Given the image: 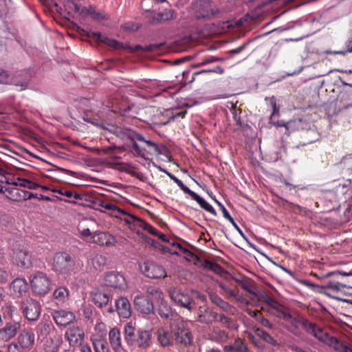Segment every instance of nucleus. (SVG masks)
Segmentation results:
<instances>
[{
    "mask_svg": "<svg viewBox=\"0 0 352 352\" xmlns=\"http://www.w3.org/2000/svg\"><path fill=\"white\" fill-rule=\"evenodd\" d=\"M266 302L270 306V309L267 312L283 320V327L287 331L298 338L303 340L304 334L302 330L307 333L311 322L297 313L291 314L289 308L280 304L276 300L272 302V305L269 299Z\"/></svg>",
    "mask_w": 352,
    "mask_h": 352,
    "instance_id": "nucleus-1",
    "label": "nucleus"
},
{
    "mask_svg": "<svg viewBox=\"0 0 352 352\" xmlns=\"http://www.w3.org/2000/svg\"><path fill=\"white\" fill-rule=\"evenodd\" d=\"M307 333L313 336L325 344L333 347L338 352H352V346L346 342L338 340L335 337L331 336L316 323L311 322Z\"/></svg>",
    "mask_w": 352,
    "mask_h": 352,
    "instance_id": "nucleus-2",
    "label": "nucleus"
},
{
    "mask_svg": "<svg viewBox=\"0 0 352 352\" xmlns=\"http://www.w3.org/2000/svg\"><path fill=\"white\" fill-rule=\"evenodd\" d=\"M52 269L60 274H69L76 269L75 259L66 252H56L53 257Z\"/></svg>",
    "mask_w": 352,
    "mask_h": 352,
    "instance_id": "nucleus-3",
    "label": "nucleus"
},
{
    "mask_svg": "<svg viewBox=\"0 0 352 352\" xmlns=\"http://www.w3.org/2000/svg\"><path fill=\"white\" fill-rule=\"evenodd\" d=\"M12 261L17 267L28 269L32 265V256L28 245L25 243L16 244L12 249Z\"/></svg>",
    "mask_w": 352,
    "mask_h": 352,
    "instance_id": "nucleus-4",
    "label": "nucleus"
},
{
    "mask_svg": "<svg viewBox=\"0 0 352 352\" xmlns=\"http://www.w3.org/2000/svg\"><path fill=\"white\" fill-rule=\"evenodd\" d=\"M30 285L33 293L38 296L45 295L51 288L50 279L45 274L41 272L36 273L30 278Z\"/></svg>",
    "mask_w": 352,
    "mask_h": 352,
    "instance_id": "nucleus-5",
    "label": "nucleus"
},
{
    "mask_svg": "<svg viewBox=\"0 0 352 352\" xmlns=\"http://www.w3.org/2000/svg\"><path fill=\"white\" fill-rule=\"evenodd\" d=\"M219 12L218 6L210 0H201L197 3L196 6V17L199 19H210L218 15Z\"/></svg>",
    "mask_w": 352,
    "mask_h": 352,
    "instance_id": "nucleus-6",
    "label": "nucleus"
},
{
    "mask_svg": "<svg viewBox=\"0 0 352 352\" xmlns=\"http://www.w3.org/2000/svg\"><path fill=\"white\" fill-rule=\"evenodd\" d=\"M239 282L240 283L241 288L247 291L252 296L250 298V300H254V298H256L262 303L261 309L263 311L267 312L270 309V306L266 302L267 299H269L272 303L276 300L274 298H272L266 294L262 292H256L254 290V285L252 283L246 280H241Z\"/></svg>",
    "mask_w": 352,
    "mask_h": 352,
    "instance_id": "nucleus-7",
    "label": "nucleus"
},
{
    "mask_svg": "<svg viewBox=\"0 0 352 352\" xmlns=\"http://www.w3.org/2000/svg\"><path fill=\"white\" fill-rule=\"evenodd\" d=\"M117 137L123 140H130L132 142V148L134 150L136 155H142L143 154L144 148L140 147L136 142V139L138 136V133L129 128L116 127L113 132Z\"/></svg>",
    "mask_w": 352,
    "mask_h": 352,
    "instance_id": "nucleus-8",
    "label": "nucleus"
},
{
    "mask_svg": "<svg viewBox=\"0 0 352 352\" xmlns=\"http://www.w3.org/2000/svg\"><path fill=\"white\" fill-rule=\"evenodd\" d=\"M21 309L25 317L31 321L36 320L41 313L39 303L31 298H25L21 301Z\"/></svg>",
    "mask_w": 352,
    "mask_h": 352,
    "instance_id": "nucleus-9",
    "label": "nucleus"
},
{
    "mask_svg": "<svg viewBox=\"0 0 352 352\" xmlns=\"http://www.w3.org/2000/svg\"><path fill=\"white\" fill-rule=\"evenodd\" d=\"M169 296L177 306L186 308L188 311L192 310L193 300L187 292L180 289H173L169 291Z\"/></svg>",
    "mask_w": 352,
    "mask_h": 352,
    "instance_id": "nucleus-10",
    "label": "nucleus"
},
{
    "mask_svg": "<svg viewBox=\"0 0 352 352\" xmlns=\"http://www.w3.org/2000/svg\"><path fill=\"white\" fill-rule=\"evenodd\" d=\"M141 272L150 278H164L166 276L165 270L161 265L153 262H144L140 265Z\"/></svg>",
    "mask_w": 352,
    "mask_h": 352,
    "instance_id": "nucleus-11",
    "label": "nucleus"
},
{
    "mask_svg": "<svg viewBox=\"0 0 352 352\" xmlns=\"http://www.w3.org/2000/svg\"><path fill=\"white\" fill-rule=\"evenodd\" d=\"M265 100H268L269 104L272 109V113L270 118V122L271 124H273L276 126H285L286 130H289L296 129L297 126L300 123V120L289 121L287 123H285L284 121H278L276 122H273V117L275 116H278L279 114V107L276 105L274 97H272L269 99L265 98Z\"/></svg>",
    "mask_w": 352,
    "mask_h": 352,
    "instance_id": "nucleus-12",
    "label": "nucleus"
},
{
    "mask_svg": "<svg viewBox=\"0 0 352 352\" xmlns=\"http://www.w3.org/2000/svg\"><path fill=\"white\" fill-rule=\"evenodd\" d=\"M104 283L107 286L118 289H125L127 283L124 275L118 272H108L104 276Z\"/></svg>",
    "mask_w": 352,
    "mask_h": 352,
    "instance_id": "nucleus-13",
    "label": "nucleus"
},
{
    "mask_svg": "<svg viewBox=\"0 0 352 352\" xmlns=\"http://www.w3.org/2000/svg\"><path fill=\"white\" fill-rule=\"evenodd\" d=\"M21 329L19 322L12 320L0 329V342H7L16 336Z\"/></svg>",
    "mask_w": 352,
    "mask_h": 352,
    "instance_id": "nucleus-14",
    "label": "nucleus"
},
{
    "mask_svg": "<svg viewBox=\"0 0 352 352\" xmlns=\"http://www.w3.org/2000/svg\"><path fill=\"white\" fill-rule=\"evenodd\" d=\"M174 10L171 9L164 10L160 12L149 11L148 12L146 17L148 19L149 23L156 25L173 19L174 18Z\"/></svg>",
    "mask_w": 352,
    "mask_h": 352,
    "instance_id": "nucleus-15",
    "label": "nucleus"
},
{
    "mask_svg": "<svg viewBox=\"0 0 352 352\" xmlns=\"http://www.w3.org/2000/svg\"><path fill=\"white\" fill-rule=\"evenodd\" d=\"M52 318L57 326L66 327L76 320L74 314L70 311L60 309L52 313Z\"/></svg>",
    "mask_w": 352,
    "mask_h": 352,
    "instance_id": "nucleus-16",
    "label": "nucleus"
},
{
    "mask_svg": "<svg viewBox=\"0 0 352 352\" xmlns=\"http://www.w3.org/2000/svg\"><path fill=\"white\" fill-rule=\"evenodd\" d=\"M173 331L175 343L184 345L190 343V332L188 329L186 328L183 322H180L175 327L173 326Z\"/></svg>",
    "mask_w": 352,
    "mask_h": 352,
    "instance_id": "nucleus-17",
    "label": "nucleus"
},
{
    "mask_svg": "<svg viewBox=\"0 0 352 352\" xmlns=\"http://www.w3.org/2000/svg\"><path fill=\"white\" fill-rule=\"evenodd\" d=\"M65 336L69 344L72 346H74L78 344H81L85 333L84 331L78 326H72L65 331Z\"/></svg>",
    "mask_w": 352,
    "mask_h": 352,
    "instance_id": "nucleus-18",
    "label": "nucleus"
},
{
    "mask_svg": "<svg viewBox=\"0 0 352 352\" xmlns=\"http://www.w3.org/2000/svg\"><path fill=\"white\" fill-rule=\"evenodd\" d=\"M157 336V340L162 346H170L175 343V338L173 336V326L159 328Z\"/></svg>",
    "mask_w": 352,
    "mask_h": 352,
    "instance_id": "nucleus-19",
    "label": "nucleus"
},
{
    "mask_svg": "<svg viewBox=\"0 0 352 352\" xmlns=\"http://www.w3.org/2000/svg\"><path fill=\"white\" fill-rule=\"evenodd\" d=\"M133 303L135 309L144 314H150L153 311V304L151 300L144 296H135Z\"/></svg>",
    "mask_w": 352,
    "mask_h": 352,
    "instance_id": "nucleus-20",
    "label": "nucleus"
},
{
    "mask_svg": "<svg viewBox=\"0 0 352 352\" xmlns=\"http://www.w3.org/2000/svg\"><path fill=\"white\" fill-rule=\"evenodd\" d=\"M8 187H1L2 191L7 198L15 201H23L24 199V189L14 184H10Z\"/></svg>",
    "mask_w": 352,
    "mask_h": 352,
    "instance_id": "nucleus-21",
    "label": "nucleus"
},
{
    "mask_svg": "<svg viewBox=\"0 0 352 352\" xmlns=\"http://www.w3.org/2000/svg\"><path fill=\"white\" fill-rule=\"evenodd\" d=\"M90 242L100 246H111L116 243V239L108 232H96L93 233V239Z\"/></svg>",
    "mask_w": 352,
    "mask_h": 352,
    "instance_id": "nucleus-22",
    "label": "nucleus"
},
{
    "mask_svg": "<svg viewBox=\"0 0 352 352\" xmlns=\"http://www.w3.org/2000/svg\"><path fill=\"white\" fill-rule=\"evenodd\" d=\"M34 334L33 333L23 331L17 338V344L24 350L28 352L34 344Z\"/></svg>",
    "mask_w": 352,
    "mask_h": 352,
    "instance_id": "nucleus-23",
    "label": "nucleus"
},
{
    "mask_svg": "<svg viewBox=\"0 0 352 352\" xmlns=\"http://www.w3.org/2000/svg\"><path fill=\"white\" fill-rule=\"evenodd\" d=\"M136 140L144 144V146H140V147L143 148L144 150L143 154L142 155H138L139 157H143L145 154V152L148 154L155 155H158L162 153L157 144L151 140H146L142 134H138Z\"/></svg>",
    "mask_w": 352,
    "mask_h": 352,
    "instance_id": "nucleus-24",
    "label": "nucleus"
},
{
    "mask_svg": "<svg viewBox=\"0 0 352 352\" xmlns=\"http://www.w3.org/2000/svg\"><path fill=\"white\" fill-rule=\"evenodd\" d=\"M63 343L61 334L55 333L47 339L44 344L45 352H58Z\"/></svg>",
    "mask_w": 352,
    "mask_h": 352,
    "instance_id": "nucleus-25",
    "label": "nucleus"
},
{
    "mask_svg": "<svg viewBox=\"0 0 352 352\" xmlns=\"http://www.w3.org/2000/svg\"><path fill=\"white\" fill-rule=\"evenodd\" d=\"M116 310L120 317L127 318L131 315V305L129 300L124 297H120L116 301Z\"/></svg>",
    "mask_w": 352,
    "mask_h": 352,
    "instance_id": "nucleus-26",
    "label": "nucleus"
},
{
    "mask_svg": "<svg viewBox=\"0 0 352 352\" xmlns=\"http://www.w3.org/2000/svg\"><path fill=\"white\" fill-rule=\"evenodd\" d=\"M10 289L16 296H22L28 289V285L25 279L17 278L10 284Z\"/></svg>",
    "mask_w": 352,
    "mask_h": 352,
    "instance_id": "nucleus-27",
    "label": "nucleus"
},
{
    "mask_svg": "<svg viewBox=\"0 0 352 352\" xmlns=\"http://www.w3.org/2000/svg\"><path fill=\"white\" fill-rule=\"evenodd\" d=\"M137 333H139V329H136L135 323L129 322L126 323L124 329V340L128 344L132 345L135 343Z\"/></svg>",
    "mask_w": 352,
    "mask_h": 352,
    "instance_id": "nucleus-28",
    "label": "nucleus"
},
{
    "mask_svg": "<svg viewBox=\"0 0 352 352\" xmlns=\"http://www.w3.org/2000/svg\"><path fill=\"white\" fill-rule=\"evenodd\" d=\"M6 183L8 184H14L16 186H19L20 187H22V188H27L28 189L34 190V189H36L40 187V186L38 184L33 182L32 181H30L27 179L17 177V178H11V179L6 178Z\"/></svg>",
    "mask_w": 352,
    "mask_h": 352,
    "instance_id": "nucleus-29",
    "label": "nucleus"
},
{
    "mask_svg": "<svg viewBox=\"0 0 352 352\" xmlns=\"http://www.w3.org/2000/svg\"><path fill=\"white\" fill-rule=\"evenodd\" d=\"M69 291L66 287H59L53 292V298L57 305H63L68 301Z\"/></svg>",
    "mask_w": 352,
    "mask_h": 352,
    "instance_id": "nucleus-30",
    "label": "nucleus"
},
{
    "mask_svg": "<svg viewBox=\"0 0 352 352\" xmlns=\"http://www.w3.org/2000/svg\"><path fill=\"white\" fill-rule=\"evenodd\" d=\"M109 339L110 344L115 352H120L122 349L120 331L116 328L112 329L109 333Z\"/></svg>",
    "mask_w": 352,
    "mask_h": 352,
    "instance_id": "nucleus-31",
    "label": "nucleus"
},
{
    "mask_svg": "<svg viewBox=\"0 0 352 352\" xmlns=\"http://www.w3.org/2000/svg\"><path fill=\"white\" fill-rule=\"evenodd\" d=\"M225 352H250L248 345L241 338H237L232 345H226L223 348Z\"/></svg>",
    "mask_w": 352,
    "mask_h": 352,
    "instance_id": "nucleus-32",
    "label": "nucleus"
},
{
    "mask_svg": "<svg viewBox=\"0 0 352 352\" xmlns=\"http://www.w3.org/2000/svg\"><path fill=\"white\" fill-rule=\"evenodd\" d=\"M92 301L97 307L102 308L108 304L109 296L107 293L96 290L92 293Z\"/></svg>",
    "mask_w": 352,
    "mask_h": 352,
    "instance_id": "nucleus-33",
    "label": "nucleus"
},
{
    "mask_svg": "<svg viewBox=\"0 0 352 352\" xmlns=\"http://www.w3.org/2000/svg\"><path fill=\"white\" fill-rule=\"evenodd\" d=\"M135 343L138 346L146 348L149 345L151 338V331L149 330L139 329V333H137Z\"/></svg>",
    "mask_w": 352,
    "mask_h": 352,
    "instance_id": "nucleus-34",
    "label": "nucleus"
},
{
    "mask_svg": "<svg viewBox=\"0 0 352 352\" xmlns=\"http://www.w3.org/2000/svg\"><path fill=\"white\" fill-rule=\"evenodd\" d=\"M256 334L260 338L270 345L277 349L280 347V343L274 337L263 329L258 328L256 329Z\"/></svg>",
    "mask_w": 352,
    "mask_h": 352,
    "instance_id": "nucleus-35",
    "label": "nucleus"
},
{
    "mask_svg": "<svg viewBox=\"0 0 352 352\" xmlns=\"http://www.w3.org/2000/svg\"><path fill=\"white\" fill-rule=\"evenodd\" d=\"M107 258L105 256L96 254L90 257L89 263L96 270H102L106 265Z\"/></svg>",
    "mask_w": 352,
    "mask_h": 352,
    "instance_id": "nucleus-36",
    "label": "nucleus"
},
{
    "mask_svg": "<svg viewBox=\"0 0 352 352\" xmlns=\"http://www.w3.org/2000/svg\"><path fill=\"white\" fill-rule=\"evenodd\" d=\"M190 197L196 201L201 208L206 210L207 212H210L214 216H217V212L214 208L208 203L204 199H203L201 197H200L198 194L195 192L194 191L190 195Z\"/></svg>",
    "mask_w": 352,
    "mask_h": 352,
    "instance_id": "nucleus-37",
    "label": "nucleus"
},
{
    "mask_svg": "<svg viewBox=\"0 0 352 352\" xmlns=\"http://www.w3.org/2000/svg\"><path fill=\"white\" fill-rule=\"evenodd\" d=\"M146 293L151 296L154 300L160 302L163 299V293L160 290V289L154 285H147L146 286Z\"/></svg>",
    "mask_w": 352,
    "mask_h": 352,
    "instance_id": "nucleus-38",
    "label": "nucleus"
},
{
    "mask_svg": "<svg viewBox=\"0 0 352 352\" xmlns=\"http://www.w3.org/2000/svg\"><path fill=\"white\" fill-rule=\"evenodd\" d=\"M102 208L109 211V214L113 215L115 217H120L118 213H124V211L118 207H117L115 204L103 199Z\"/></svg>",
    "mask_w": 352,
    "mask_h": 352,
    "instance_id": "nucleus-39",
    "label": "nucleus"
},
{
    "mask_svg": "<svg viewBox=\"0 0 352 352\" xmlns=\"http://www.w3.org/2000/svg\"><path fill=\"white\" fill-rule=\"evenodd\" d=\"M120 113L126 118H135L137 117V108L135 105H128L126 107L120 109Z\"/></svg>",
    "mask_w": 352,
    "mask_h": 352,
    "instance_id": "nucleus-40",
    "label": "nucleus"
},
{
    "mask_svg": "<svg viewBox=\"0 0 352 352\" xmlns=\"http://www.w3.org/2000/svg\"><path fill=\"white\" fill-rule=\"evenodd\" d=\"M215 201L218 204L220 210H221L224 218H226L227 220H228L236 230H237L239 232H241V229L239 228L238 225L236 223V222L234 221L233 218L230 216V214H229L228 211L226 210L225 206L221 202L218 201L217 200H215Z\"/></svg>",
    "mask_w": 352,
    "mask_h": 352,
    "instance_id": "nucleus-41",
    "label": "nucleus"
},
{
    "mask_svg": "<svg viewBox=\"0 0 352 352\" xmlns=\"http://www.w3.org/2000/svg\"><path fill=\"white\" fill-rule=\"evenodd\" d=\"M52 192L58 193L61 195L65 196L68 198L74 197L75 199H81L82 197L78 193H73L72 191L69 190L66 188H53L52 190Z\"/></svg>",
    "mask_w": 352,
    "mask_h": 352,
    "instance_id": "nucleus-42",
    "label": "nucleus"
},
{
    "mask_svg": "<svg viewBox=\"0 0 352 352\" xmlns=\"http://www.w3.org/2000/svg\"><path fill=\"white\" fill-rule=\"evenodd\" d=\"M204 267L214 272L217 274H221L223 272V269L221 266L216 263H213L208 260H205L204 262Z\"/></svg>",
    "mask_w": 352,
    "mask_h": 352,
    "instance_id": "nucleus-43",
    "label": "nucleus"
},
{
    "mask_svg": "<svg viewBox=\"0 0 352 352\" xmlns=\"http://www.w3.org/2000/svg\"><path fill=\"white\" fill-rule=\"evenodd\" d=\"M167 175L171 180H173L175 184H177V185L184 191V193L190 195L193 192L188 187L185 186L182 180L179 179L174 175L169 173H167Z\"/></svg>",
    "mask_w": 352,
    "mask_h": 352,
    "instance_id": "nucleus-44",
    "label": "nucleus"
},
{
    "mask_svg": "<svg viewBox=\"0 0 352 352\" xmlns=\"http://www.w3.org/2000/svg\"><path fill=\"white\" fill-rule=\"evenodd\" d=\"M211 301L215 304L217 306L220 307L221 309L223 310H227L229 307V304L224 301L221 298H220L219 296L214 294L211 295L210 297Z\"/></svg>",
    "mask_w": 352,
    "mask_h": 352,
    "instance_id": "nucleus-45",
    "label": "nucleus"
},
{
    "mask_svg": "<svg viewBox=\"0 0 352 352\" xmlns=\"http://www.w3.org/2000/svg\"><path fill=\"white\" fill-rule=\"evenodd\" d=\"M96 352H108L107 342L104 340H96L94 342Z\"/></svg>",
    "mask_w": 352,
    "mask_h": 352,
    "instance_id": "nucleus-46",
    "label": "nucleus"
},
{
    "mask_svg": "<svg viewBox=\"0 0 352 352\" xmlns=\"http://www.w3.org/2000/svg\"><path fill=\"white\" fill-rule=\"evenodd\" d=\"M94 21H102L107 19V14L102 11L97 10L95 7H92V10L89 16Z\"/></svg>",
    "mask_w": 352,
    "mask_h": 352,
    "instance_id": "nucleus-47",
    "label": "nucleus"
},
{
    "mask_svg": "<svg viewBox=\"0 0 352 352\" xmlns=\"http://www.w3.org/2000/svg\"><path fill=\"white\" fill-rule=\"evenodd\" d=\"M139 227L142 228L143 230H146L148 232L151 234L152 235L157 236L158 235V230L153 228L151 225L148 223L147 222L142 221H139Z\"/></svg>",
    "mask_w": 352,
    "mask_h": 352,
    "instance_id": "nucleus-48",
    "label": "nucleus"
},
{
    "mask_svg": "<svg viewBox=\"0 0 352 352\" xmlns=\"http://www.w3.org/2000/svg\"><path fill=\"white\" fill-rule=\"evenodd\" d=\"M52 325L46 322H41L37 326V332L42 336H47L50 333Z\"/></svg>",
    "mask_w": 352,
    "mask_h": 352,
    "instance_id": "nucleus-49",
    "label": "nucleus"
},
{
    "mask_svg": "<svg viewBox=\"0 0 352 352\" xmlns=\"http://www.w3.org/2000/svg\"><path fill=\"white\" fill-rule=\"evenodd\" d=\"M122 214L126 215V217L124 218V221L126 224H133L135 226L139 227V221H142V219L138 218L132 214H129L125 212L124 213Z\"/></svg>",
    "mask_w": 352,
    "mask_h": 352,
    "instance_id": "nucleus-50",
    "label": "nucleus"
},
{
    "mask_svg": "<svg viewBox=\"0 0 352 352\" xmlns=\"http://www.w3.org/2000/svg\"><path fill=\"white\" fill-rule=\"evenodd\" d=\"M210 316L212 318L213 320H216L226 325H228L229 324V318L226 317L224 314H219L214 312H210Z\"/></svg>",
    "mask_w": 352,
    "mask_h": 352,
    "instance_id": "nucleus-51",
    "label": "nucleus"
},
{
    "mask_svg": "<svg viewBox=\"0 0 352 352\" xmlns=\"http://www.w3.org/2000/svg\"><path fill=\"white\" fill-rule=\"evenodd\" d=\"M159 315L165 319H168L172 316V311L170 309L166 306H161L158 309Z\"/></svg>",
    "mask_w": 352,
    "mask_h": 352,
    "instance_id": "nucleus-52",
    "label": "nucleus"
},
{
    "mask_svg": "<svg viewBox=\"0 0 352 352\" xmlns=\"http://www.w3.org/2000/svg\"><path fill=\"white\" fill-rule=\"evenodd\" d=\"M91 203L93 205L91 208L94 210L100 211L101 212H105L104 210L101 209V208H102L103 199L99 198H94Z\"/></svg>",
    "mask_w": 352,
    "mask_h": 352,
    "instance_id": "nucleus-53",
    "label": "nucleus"
},
{
    "mask_svg": "<svg viewBox=\"0 0 352 352\" xmlns=\"http://www.w3.org/2000/svg\"><path fill=\"white\" fill-rule=\"evenodd\" d=\"M347 52H352V37L349 38L346 42V50L333 51V52H330L328 53L333 54L344 55Z\"/></svg>",
    "mask_w": 352,
    "mask_h": 352,
    "instance_id": "nucleus-54",
    "label": "nucleus"
},
{
    "mask_svg": "<svg viewBox=\"0 0 352 352\" xmlns=\"http://www.w3.org/2000/svg\"><path fill=\"white\" fill-rule=\"evenodd\" d=\"M102 43L107 45L108 46L112 47L115 49H118L120 46V43L118 42L117 41L111 38H109L107 36H104L102 40Z\"/></svg>",
    "mask_w": 352,
    "mask_h": 352,
    "instance_id": "nucleus-55",
    "label": "nucleus"
},
{
    "mask_svg": "<svg viewBox=\"0 0 352 352\" xmlns=\"http://www.w3.org/2000/svg\"><path fill=\"white\" fill-rule=\"evenodd\" d=\"M256 320L263 327L267 328V329H272L273 324L270 322V320L263 316H258L256 318Z\"/></svg>",
    "mask_w": 352,
    "mask_h": 352,
    "instance_id": "nucleus-56",
    "label": "nucleus"
},
{
    "mask_svg": "<svg viewBox=\"0 0 352 352\" xmlns=\"http://www.w3.org/2000/svg\"><path fill=\"white\" fill-rule=\"evenodd\" d=\"M86 34L88 37L95 38L96 41H98L101 43L102 38L104 37V36H102L101 33L98 32L88 31L87 32Z\"/></svg>",
    "mask_w": 352,
    "mask_h": 352,
    "instance_id": "nucleus-57",
    "label": "nucleus"
},
{
    "mask_svg": "<svg viewBox=\"0 0 352 352\" xmlns=\"http://www.w3.org/2000/svg\"><path fill=\"white\" fill-rule=\"evenodd\" d=\"M8 352H25L17 343H11L8 346Z\"/></svg>",
    "mask_w": 352,
    "mask_h": 352,
    "instance_id": "nucleus-58",
    "label": "nucleus"
},
{
    "mask_svg": "<svg viewBox=\"0 0 352 352\" xmlns=\"http://www.w3.org/2000/svg\"><path fill=\"white\" fill-rule=\"evenodd\" d=\"M219 287L223 289L228 295L235 298L236 297L237 294L232 289H230L226 287L223 283H219Z\"/></svg>",
    "mask_w": 352,
    "mask_h": 352,
    "instance_id": "nucleus-59",
    "label": "nucleus"
},
{
    "mask_svg": "<svg viewBox=\"0 0 352 352\" xmlns=\"http://www.w3.org/2000/svg\"><path fill=\"white\" fill-rule=\"evenodd\" d=\"M209 72H213L217 73L219 74H222L224 72V69L221 66H215L212 69H204L199 72V74L201 73H209Z\"/></svg>",
    "mask_w": 352,
    "mask_h": 352,
    "instance_id": "nucleus-60",
    "label": "nucleus"
},
{
    "mask_svg": "<svg viewBox=\"0 0 352 352\" xmlns=\"http://www.w3.org/2000/svg\"><path fill=\"white\" fill-rule=\"evenodd\" d=\"M11 78L8 73L6 71L0 72V83L8 84L10 82Z\"/></svg>",
    "mask_w": 352,
    "mask_h": 352,
    "instance_id": "nucleus-61",
    "label": "nucleus"
},
{
    "mask_svg": "<svg viewBox=\"0 0 352 352\" xmlns=\"http://www.w3.org/2000/svg\"><path fill=\"white\" fill-rule=\"evenodd\" d=\"M231 113L232 114L233 118L235 120L236 123L238 125L241 126L242 122H241V117L237 113V110H236V107H233V108L231 109Z\"/></svg>",
    "mask_w": 352,
    "mask_h": 352,
    "instance_id": "nucleus-62",
    "label": "nucleus"
},
{
    "mask_svg": "<svg viewBox=\"0 0 352 352\" xmlns=\"http://www.w3.org/2000/svg\"><path fill=\"white\" fill-rule=\"evenodd\" d=\"M199 320L203 323L210 324L213 321V319L211 317L210 312L208 317L206 316H199Z\"/></svg>",
    "mask_w": 352,
    "mask_h": 352,
    "instance_id": "nucleus-63",
    "label": "nucleus"
},
{
    "mask_svg": "<svg viewBox=\"0 0 352 352\" xmlns=\"http://www.w3.org/2000/svg\"><path fill=\"white\" fill-rule=\"evenodd\" d=\"M214 334H217L219 340H225L227 339V334L225 331L221 330H217L214 331Z\"/></svg>",
    "mask_w": 352,
    "mask_h": 352,
    "instance_id": "nucleus-64",
    "label": "nucleus"
}]
</instances>
